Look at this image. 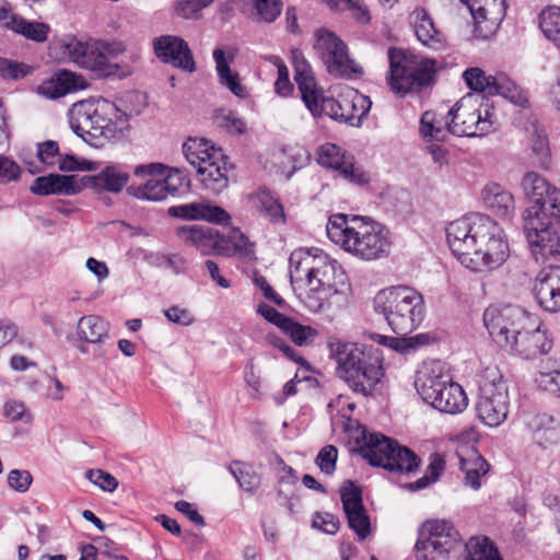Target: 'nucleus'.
<instances>
[{
  "label": "nucleus",
  "instance_id": "f257e3e1",
  "mask_svg": "<svg viewBox=\"0 0 560 560\" xmlns=\"http://www.w3.org/2000/svg\"><path fill=\"white\" fill-rule=\"evenodd\" d=\"M446 241L459 262L474 272L492 271L510 257L503 229L486 214L470 213L451 222Z\"/></svg>",
  "mask_w": 560,
  "mask_h": 560
},
{
  "label": "nucleus",
  "instance_id": "f03ea898",
  "mask_svg": "<svg viewBox=\"0 0 560 560\" xmlns=\"http://www.w3.org/2000/svg\"><path fill=\"white\" fill-rule=\"evenodd\" d=\"M446 241L459 262L474 272L492 271L510 257L503 229L486 214L470 213L451 222Z\"/></svg>",
  "mask_w": 560,
  "mask_h": 560
},
{
  "label": "nucleus",
  "instance_id": "7ed1b4c3",
  "mask_svg": "<svg viewBox=\"0 0 560 560\" xmlns=\"http://www.w3.org/2000/svg\"><path fill=\"white\" fill-rule=\"evenodd\" d=\"M483 323L498 346L524 359L546 354L552 347L546 330L517 306H490L483 313Z\"/></svg>",
  "mask_w": 560,
  "mask_h": 560
},
{
  "label": "nucleus",
  "instance_id": "20e7f679",
  "mask_svg": "<svg viewBox=\"0 0 560 560\" xmlns=\"http://www.w3.org/2000/svg\"><path fill=\"white\" fill-rule=\"evenodd\" d=\"M326 231L331 242L361 260L381 259L390 252L389 231L368 218L334 214L328 220Z\"/></svg>",
  "mask_w": 560,
  "mask_h": 560
},
{
  "label": "nucleus",
  "instance_id": "39448f33",
  "mask_svg": "<svg viewBox=\"0 0 560 560\" xmlns=\"http://www.w3.org/2000/svg\"><path fill=\"white\" fill-rule=\"evenodd\" d=\"M373 307L390 329L400 336L415 330L424 317L423 296L410 287L398 285L378 291Z\"/></svg>",
  "mask_w": 560,
  "mask_h": 560
},
{
  "label": "nucleus",
  "instance_id": "423d86ee",
  "mask_svg": "<svg viewBox=\"0 0 560 560\" xmlns=\"http://www.w3.org/2000/svg\"><path fill=\"white\" fill-rule=\"evenodd\" d=\"M440 361L424 363L418 371L415 386L421 398L441 412L456 415L468 405L463 387L443 373Z\"/></svg>",
  "mask_w": 560,
  "mask_h": 560
},
{
  "label": "nucleus",
  "instance_id": "0eeeda50",
  "mask_svg": "<svg viewBox=\"0 0 560 560\" xmlns=\"http://www.w3.org/2000/svg\"><path fill=\"white\" fill-rule=\"evenodd\" d=\"M387 84L399 95L418 92L434 81L438 62L401 48L388 49Z\"/></svg>",
  "mask_w": 560,
  "mask_h": 560
},
{
  "label": "nucleus",
  "instance_id": "6e6552de",
  "mask_svg": "<svg viewBox=\"0 0 560 560\" xmlns=\"http://www.w3.org/2000/svg\"><path fill=\"white\" fill-rule=\"evenodd\" d=\"M125 51L126 45L116 39L72 37L65 44V54L71 62L103 77H109L118 72L120 66L113 63L112 60Z\"/></svg>",
  "mask_w": 560,
  "mask_h": 560
},
{
  "label": "nucleus",
  "instance_id": "1a4fd4ad",
  "mask_svg": "<svg viewBox=\"0 0 560 560\" xmlns=\"http://www.w3.org/2000/svg\"><path fill=\"white\" fill-rule=\"evenodd\" d=\"M177 236L186 245L196 247L202 255L231 257L238 254L248 257L253 252L248 238L240 230H232L228 235H223L210 226L185 225L177 229Z\"/></svg>",
  "mask_w": 560,
  "mask_h": 560
},
{
  "label": "nucleus",
  "instance_id": "9d476101",
  "mask_svg": "<svg viewBox=\"0 0 560 560\" xmlns=\"http://www.w3.org/2000/svg\"><path fill=\"white\" fill-rule=\"evenodd\" d=\"M360 454L371 465L392 472H411L419 467V457L408 447L382 433H364Z\"/></svg>",
  "mask_w": 560,
  "mask_h": 560
},
{
  "label": "nucleus",
  "instance_id": "9b49d317",
  "mask_svg": "<svg viewBox=\"0 0 560 560\" xmlns=\"http://www.w3.org/2000/svg\"><path fill=\"white\" fill-rule=\"evenodd\" d=\"M483 96L467 94L448 110V129L458 137H481L494 129L493 113L486 106Z\"/></svg>",
  "mask_w": 560,
  "mask_h": 560
},
{
  "label": "nucleus",
  "instance_id": "f8f14e48",
  "mask_svg": "<svg viewBox=\"0 0 560 560\" xmlns=\"http://www.w3.org/2000/svg\"><path fill=\"white\" fill-rule=\"evenodd\" d=\"M478 417L489 427H499L508 417V386L498 368H487L479 380Z\"/></svg>",
  "mask_w": 560,
  "mask_h": 560
},
{
  "label": "nucleus",
  "instance_id": "ddd939ff",
  "mask_svg": "<svg viewBox=\"0 0 560 560\" xmlns=\"http://www.w3.org/2000/svg\"><path fill=\"white\" fill-rule=\"evenodd\" d=\"M462 539L455 527L446 521L425 522L416 544L419 560H445L451 553L459 552Z\"/></svg>",
  "mask_w": 560,
  "mask_h": 560
},
{
  "label": "nucleus",
  "instance_id": "4468645a",
  "mask_svg": "<svg viewBox=\"0 0 560 560\" xmlns=\"http://www.w3.org/2000/svg\"><path fill=\"white\" fill-rule=\"evenodd\" d=\"M523 220L528 247L537 262L560 255V236L557 231L560 223L550 219H539L537 210H525Z\"/></svg>",
  "mask_w": 560,
  "mask_h": 560
},
{
  "label": "nucleus",
  "instance_id": "2eb2a0df",
  "mask_svg": "<svg viewBox=\"0 0 560 560\" xmlns=\"http://www.w3.org/2000/svg\"><path fill=\"white\" fill-rule=\"evenodd\" d=\"M314 49L325 65L327 72L334 77L349 79L361 72V69L350 59L347 45L332 32L317 31Z\"/></svg>",
  "mask_w": 560,
  "mask_h": 560
},
{
  "label": "nucleus",
  "instance_id": "dca6fc26",
  "mask_svg": "<svg viewBox=\"0 0 560 560\" xmlns=\"http://www.w3.org/2000/svg\"><path fill=\"white\" fill-rule=\"evenodd\" d=\"M289 272L292 284H307L311 280L331 276L334 265L324 253L313 254L308 249L300 248L290 255Z\"/></svg>",
  "mask_w": 560,
  "mask_h": 560
},
{
  "label": "nucleus",
  "instance_id": "f3484780",
  "mask_svg": "<svg viewBox=\"0 0 560 560\" xmlns=\"http://www.w3.org/2000/svg\"><path fill=\"white\" fill-rule=\"evenodd\" d=\"M317 161L320 165L337 171L350 183H369V175L355 163L354 156L334 143H325L319 148Z\"/></svg>",
  "mask_w": 560,
  "mask_h": 560
},
{
  "label": "nucleus",
  "instance_id": "a211bd4d",
  "mask_svg": "<svg viewBox=\"0 0 560 560\" xmlns=\"http://www.w3.org/2000/svg\"><path fill=\"white\" fill-rule=\"evenodd\" d=\"M78 336L85 343L78 346V350L83 354H92L94 360L106 358L104 348L105 341L109 337V324L97 315L82 316L77 326Z\"/></svg>",
  "mask_w": 560,
  "mask_h": 560
},
{
  "label": "nucleus",
  "instance_id": "6ab92c4d",
  "mask_svg": "<svg viewBox=\"0 0 560 560\" xmlns=\"http://www.w3.org/2000/svg\"><path fill=\"white\" fill-rule=\"evenodd\" d=\"M166 166L162 163H149L137 165L133 170L135 176L145 179L142 185H130L127 194L142 200L161 201L167 198L162 175Z\"/></svg>",
  "mask_w": 560,
  "mask_h": 560
},
{
  "label": "nucleus",
  "instance_id": "aec40b11",
  "mask_svg": "<svg viewBox=\"0 0 560 560\" xmlns=\"http://www.w3.org/2000/svg\"><path fill=\"white\" fill-rule=\"evenodd\" d=\"M153 50L156 57L182 70L194 72L196 63L188 44L178 36L161 35L153 39Z\"/></svg>",
  "mask_w": 560,
  "mask_h": 560
},
{
  "label": "nucleus",
  "instance_id": "412c9836",
  "mask_svg": "<svg viewBox=\"0 0 560 560\" xmlns=\"http://www.w3.org/2000/svg\"><path fill=\"white\" fill-rule=\"evenodd\" d=\"M96 120L97 139L117 140L125 136L129 128V115L121 112L110 101L97 100Z\"/></svg>",
  "mask_w": 560,
  "mask_h": 560
},
{
  "label": "nucleus",
  "instance_id": "4be33fe9",
  "mask_svg": "<svg viewBox=\"0 0 560 560\" xmlns=\"http://www.w3.org/2000/svg\"><path fill=\"white\" fill-rule=\"evenodd\" d=\"M522 188L526 196V198L532 202V206L526 210H537V215L539 212L544 211L542 203V195L547 194L549 199L548 209H557L556 217L560 219V190L551 185L545 177L535 172L527 173L522 179Z\"/></svg>",
  "mask_w": 560,
  "mask_h": 560
},
{
  "label": "nucleus",
  "instance_id": "5701e85b",
  "mask_svg": "<svg viewBox=\"0 0 560 560\" xmlns=\"http://www.w3.org/2000/svg\"><path fill=\"white\" fill-rule=\"evenodd\" d=\"M294 80L298 84L299 91L306 107L311 113L316 115L318 113V102L320 101L322 90L317 88L315 77L313 74L310 63L304 56L299 51L292 52Z\"/></svg>",
  "mask_w": 560,
  "mask_h": 560
},
{
  "label": "nucleus",
  "instance_id": "b1692460",
  "mask_svg": "<svg viewBox=\"0 0 560 560\" xmlns=\"http://www.w3.org/2000/svg\"><path fill=\"white\" fill-rule=\"evenodd\" d=\"M257 313L289 336L296 346H304L308 339L317 336L316 329L295 322L266 303L258 305Z\"/></svg>",
  "mask_w": 560,
  "mask_h": 560
},
{
  "label": "nucleus",
  "instance_id": "393cba45",
  "mask_svg": "<svg viewBox=\"0 0 560 560\" xmlns=\"http://www.w3.org/2000/svg\"><path fill=\"white\" fill-rule=\"evenodd\" d=\"M330 357L338 364V373L346 382L353 373L372 357L366 354L358 345L341 340H329Z\"/></svg>",
  "mask_w": 560,
  "mask_h": 560
},
{
  "label": "nucleus",
  "instance_id": "a878e982",
  "mask_svg": "<svg viewBox=\"0 0 560 560\" xmlns=\"http://www.w3.org/2000/svg\"><path fill=\"white\" fill-rule=\"evenodd\" d=\"M534 294L544 310L560 311V267L538 273L534 284Z\"/></svg>",
  "mask_w": 560,
  "mask_h": 560
},
{
  "label": "nucleus",
  "instance_id": "bb28decb",
  "mask_svg": "<svg viewBox=\"0 0 560 560\" xmlns=\"http://www.w3.org/2000/svg\"><path fill=\"white\" fill-rule=\"evenodd\" d=\"M97 101H81L74 103L69 112V125L72 131L83 140L97 139V126L95 125Z\"/></svg>",
  "mask_w": 560,
  "mask_h": 560
},
{
  "label": "nucleus",
  "instance_id": "cd10ccee",
  "mask_svg": "<svg viewBox=\"0 0 560 560\" xmlns=\"http://www.w3.org/2000/svg\"><path fill=\"white\" fill-rule=\"evenodd\" d=\"M83 188L82 178L78 179L74 175L49 174L37 177L31 186V191L38 196H71L80 192Z\"/></svg>",
  "mask_w": 560,
  "mask_h": 560
},
{
  "label": "nucleus",
  "instance_id": "c85d7f7f",
  "mask_svg": "<svg viewBox=\"0 0 560 560\" xmlns=\"http://www.w3.org/2000/svg\"><path fill=\"white\" fill-rule=\"evenodd\" d=\"M88 86L85 79L74 72L61 70L37 86L38 94L56 100L69 93L84 90Z\"/></svg>",
  "mask_w": 560,
  "mask_h": 560
},
{
  "label": "nucleus",
  "instance_id": "c756f323",
  "mask_svg": "<svg viewBox=\"0 0 560 560\" xmlns=\"http://www.w3.org/2000/svg\"><path fill=\"white\" fill-rule=\"evenodd\" d=\"M212 56L220 84L229 89L236 97L246 98L248 95L246 88L240 82L238 73L233 72L230 68V63L235 59L236 49L233 47L217 48Z\"/></svg>",
  "mask_w": 560,
  "mask_h": 560
},
{
  "label": "nucleus",
  "instance_id": "7c9ffc66",
  "mask_svg": "<svg viewBox=\"0 0 560 560\" xmlns=\"http://www.w3.org/2000/svg\"><path fill=\"white\" fill-rule=\"evenodd\" d=\"M130 174L124 165L112 164L105 166L98 174L83 176L84 187H91L97 191L120 192L129 180Z\"/></svg>",
  "mask_w": 560,
  "mask_h": 560
},
{
  "label": "nucleus",
  "instance_id": "2f4dec72",
  "mask_svg": "<svg viewBox=\"0 0 560 560\" xmlns=\"http://www.w3.org/2000/svg\"><path fill=\"white\" fill-rule=\"evenodd\" d=\"M213 154L212 162L201 166L197 174L205 189L217 195L229 186L230 167L223 152H214Z\"/></svg>",
  "mask_w": 560,
  "mask_h": 560
},
{
  "label": "nucleus",
  "instance_id": "473e14b6",
  "mask_svg": "<svg viewBox=\"0 0 560 560\" xmlns=\"http://www.w3.org/2000/svg\"><path fill=\"white\" fill-rule=\"evenodd\" d=\"M383 375L381 361L373 357L353 373L352 380L348 377L346 383L353 392L366 397L372 395Z\"/></svg>",
  "mask_w": 560,
  "mask_h": 560
},
{
  "label": "nucleus",
  "instance_id": "72a5a7b5",
  "mask_svg": "<svg viewBox=\"0 0 560 560\" xmlns=\"http://www.w3.org/2000/svg\"><path fill=\"white\" fill-rule=\"evenodd\" d=\"M481 199L487 209L500 218H511L514 214L515 205L513 195L502 185L487 184L481 190Z\"/></svg>",
  "mask_w": 560,
  "mask_h": 560
},
{
  "label": "nucleus",
  "instance_id": "f704fd0d",
  "mask_svg": "<svg viewBox=\"0 0 560 560\" xmlns=\"http://www.w3.org/2000/svg\"><path fill=\"white\" fill-rule=\"evenodd\" d=\"M258 213L273 224H284L287 215L280 199L268 188L260 187L249 196Z\"/></svg>",
  "mask_w": 560,
  "mask_h": 560
},
{
  "label": "nucleus",
  "instance_id": "c9c22d12",
  "mask_svg": "<svg viewBox=\"0 0 560 560\" xmlns=\"http://www.w3.org/2000/svg\"><path fill=\"white\" fill-rule=\"evenodd\" d=\"M305 287V292L300 294L301 302L312 313L322 312L332 293L331 276L311 280Z\"/></svg>",
  "mask_w": 560,
  "mask_h": 560
},
{
  "label": "nucleus",
  "instance_id": "e433bc0d",
  "mask_svg": "<svg viewBox=\"0 0 560 560\" xmlns=\"http://www.w3.org/2000/svg\"><path fill=\"white\" fill-rule=\"evenodd\" d=\"M460 470L465 474L464 483L474 490L481 487V477L489 471V464L475 450H467L466 454L458 455Z\"/></svg>",
  "mask_w": 560,
  "mask_h": 560
},
{
  "label": "nucleus",
  "instance_id": "4c0bfd02",
  "mask_svg": "<svg viewBox=\"0 0 560 560\" xmlns=\"http://www.w3.org/2000/svg\"><path fill=\"white\" fill-rule=\"evenodd\" d=\"M415 34L422 45L439 49L443 46V37L434 27L433 21L423 9H416L411 14Z\"/></svg>",
  "mask_w": 560,
  "mask_h": 560
},
{
  "label": "nucleus",
  "instance_id": "58836bf2",
  "mask_svg": "<svg viewBox=\"0 0 560 560\" xmlns=\"http://www.w3.org/2000/svg\"><path fill=\"white\" fill-rule=\"evenodd\" d=\"M214 152H222V150L203 138H188L183 143V153L186 160L197 171L212 162Z\"/></svg>",
  "mask_w": 560,
  "mask_h": 560
},
{
  "label": "nucleus",
  "instance_id": "ea45409f",
  "mask_svg": "<svg viewBox=\"0 0 560 560\" xmlns=\"http://www.w3.org/2000/svg\"><path fill=\"white\" fill-rule=\"evenodd\" d=\"M4 27L36 43L46 42L50 32L48 24L37 21H27L15 13L10 15V20L4 23Z\"/></svg>",
  "mask_w": 560,
  "mask_h": 560
},
{
  "label": "nucleus",
  "instance_id": "a19ab883",
  "mask_svg": "<svg viewBox=\"0 0 560 560\" xmlns=\"http://www.w3.org/2000/svg\"><path fill=\"white\" fill-rule=\"evenodd\" d=\"M534 439L542 447L560 442V424L548 415H539L534 419Z\"/></svg>",
  "mask_w": 560,
  "mask_h": 560
},
{
  "label": "nucleus",
  "instance_id": "79ce46f5",
  "mask_svg": "<svg viewBox=\"0 0 560 560\" xmlns=\"http://www.w3.org/2000/svg\"><path fill=\"white\" fill-rule=\"evenodd\" d=\"M463 79L467 86L479 93L487 95H495L498 73L494 75H487L480 68H469L463 72Z\"/></svg>",
  "mask_w": 560,
  "mask_h": 560
},
{
  "label": "nucleus",
  "instance_id": "37998d69",
  "mask_svg": "<svg viewBox=\"0 0 560 560\" xmlns=\"http://www.w3.org/2000/svg\"><path fill=\"white\" fill-rule=\"evenodd\" d=\"M495 89L498 90L495 95L503 96L518 107L525 108L528 106L527 93L506 74L498 73Z\"/></svg>",
  "mask_w": 560,
  "mask_h": 560
},
{
  "label": "nucleus",
  "instance_id": "c03bdc74",
  "mask_svg": "<svg viewBox=\"0 0 560 560\" xmlns=\"http://www.w3.org/2000/svg\"><path fill=\"white\" fill-rule=\"evenodd\" d=\"M467 560H502L498 549L487 537H472L465 545Z\"/></svg>",
  "mask_w": 560,
  "mask_h": 560
},
{
  "label": "nucleus",
  "instance_id": "a18cd8bd",
  "mask_svg": "<svg viewBox=\"0 0 560 560\" xmlns=\"http://www.w3.org/2000/svg\"><path fill=\"white\" fill-rule=\"evenodd\" d=\"M448 124L450 120L442 121V119H438L435 113L425 112L420 120V133L423 138L443 141L447 133H451Z\"/></svg>",
  "mask_w": 560,
  "mask_h": 560
},
{
  "label": "nucleus",
  "instance_id": "49530a36",
  "mask_svg": "<svg viewBox=\"0 0 560 560\" xmlns=\"http://www.w3.org/2000/svg\"><path fill=\"white\" fill-rule=\"evenodd\" d=\"M539 27L544 35L560 48V8L550 7L540 13Z\"/></svg>",
  "mask_w": 560,
  "mask_h": 560
},
{
  "label": "nucleus",
  "instance_id": "de8ad7c7",
  "mask_svg": "<svg viewBox=\"0 0 560 560\" xmlns=\"http://www.w3.org/2000/svg\"><path fill=\"white\" fill-rule=\"evenodd\" d=\"M229 470L243 490L254 492L259 487V476L250 465L234 462L229 466Z\"/></svg>",
  "mask_w": 560,
  "mask_h": 560
},
{
  "label": "nucleus",
  "instance_id": "09e8293b",
  "mask_svg": "<svg viewBox=\"0 0 560 560\" xmlns=\"http://www.w3.org/2000/svg\"><path fill=\"white\" fill-rule=\"evenodd\" d=\"M465 3L474 20L476 22H480L481 20H486L489 13L504 12L505 11V1L504 0H460Z\"/></svg>",
  "mask_w": 560,
  "mask_h": 560
},
{
  "label": "nucleus",
  "instance_id": "8fccbe9b",
  "mask_svg": "<svg viewBox=\"0 0 560 560\" xmlns=\"http://www.w3.org/2000/svg\"><path fill=\"white\" fill-rule=\"evenodd\" d=\"M349 527L357 534L359 539H365L370 534V518L363 508L345 512Z\"/></svg>",
  "mask_w": 560,
  "mask_h": 560
},
{
  "label": "nucleus",
  "instance_id": "3c124183",
  "mask_svg": "<svg viewBox=\"0 0 560 560\" xmlns=\"http://www.w3.org/2000/svg\"><path fill=\"white\" fill-rule=\"evenodd\" d=\"M166 196H175L189 187V180L177 168H168L162 175Z\"/></svg>",
  "mask_w": 560,
  "mask_h": 560
},
{
  "label": "nucleus",
  "instance_id": "603ef678",
  "mask_svg": "<svg viewBox=\"0 0 560 560\" xmlns=\"http://www.w3.org/2000/svg\"><path fill=\"white\" fill-rule=\"evenodd\" d=\"M340 497L345 512L363 508L362 491L351 480L343 482L340 490Z\"/></svg>",
  "mask_w": 560,
  "mask_h": 560
},
{
  "label": "nucleus",
  "instance_id": "864d4df0",
  "mask_svg": "<svg viewBox=\"0 0 560 560\" xmlns=\"http://www.w3.org/2000/svg\"><path fill=\"white\" fill-rule=\"evenodd\" d=\"M326 2L331 9H339L341 3H345L347 9L352 11L353 18L362 24H366L370 22L371 16L369 10L365 5L362 4L361 0H323Z\"/></svg>",
  "mask_w": 560,
  "mask_h": 560
},
{
  "label": "nucleus",
  "instance_id": "5fc2aeb1",
  "mask_svg": "<svg viewBox=\"0 0 560 560\" xmlns=\"http://www.w3.org/2000/svg\"><path fill=\"white\" fill-rule=\"evenodd\" d=\"M58 167L61 172H75V171H94L96 170V163L79 159L73 154L61 155L58 159Z\"/></svg>",
  "mask_w": 560,
  "mask_h": 560
},
{
  "label": "nucleus",
  "instance_id": "6e6d98bb",
  "mask_svg": "<svg viewBox=\"0 0 560 560\" xmlns=\"http://www.w3.org/2000/svg\"><path fill=\"white\" fill-rule=\"evenodd\" d=\"M298 483L289 482L287 485L279 483L277 490V500L279 504L287 508L291 513L296 512L299 497L296 495Z\"/></svg>",
  "mask_w": 560,
  "mask_h": 560
},
{
  "label": "nucleus",
  "instance_id": "4d7b16f0",
  "mask_svg": "<svg viewBox=\"0 0 560 560\" xmlns=\"http://www.w3.org/2000/svg\"><path fill=\"white\" fill-rule=\"evenodd\" d=\"M337 457V447L334 445H326L319 451L315 462L322 472L331 475L336 470Z\"/></svg>",
  "mask_w": 560,
  "mask_h": 560
},
{
  "label": "nucleus",
  "instance_id": "13d9d810",
  "mask_svg": "<svg viewBox=\"0 0 560 560\" xmlns=\"http://www.w3.org/2000/svg\"><path fill=\"white\" fill-rule=\"evenodd\" d=\"M254 2L257 14L265 22H273L281 13L280 0H254Z\"/></svg>",
  "mask_w": 560,
  "mask_h": 560
},
{
  "label": "nucleus",
  "instance_id": "bf43d9fd",
  "mask_svg": "<svg viewBox=\"0 0 560 560\" xmlns=\"http://www.w3.org/2000/svg\"><path fill=\"white\" fill-rule=\"evenodd\" d=\"M31 72V67L5 58H0V77L5 79H21Z\"/></svg>",
  "mask_w": 560,
  "mask_h": 560
},
{
  "label": "nucleus",
  "instance_id": "052dcab7",
  "mask_svg": "<svg viewBox=\"0 0 560 560\" xmlns=\"http://www.w3.org/2000/svg\"><path fill=\"white\" fill-rule=\"evenodd\" d=\"M214 0H182L176 5V13L184 19H197L199 12Z\"/></svg>",
  "mask_w": 560,
  "mask_h": 560
},
{
  "label": "nucleus",
  "instance_id": "680f3d73",
  "mask_svg": "<svg viewBox=\"0 0 560 560\" xmlns=\"http://www.w3.org/2000/svg\"><path fill=\"white\" fill-rule=\"evenodd\" d=\"M85 476L92 483L96 485L104 491L113 492L118 487L117 479L104 470L90 469L86 471Z\"/></svg>",
  "mask_w": 560,
  "mask_h": 560
},
{
  "label": "nucleus",
  "instance_id": "e2e57ef3",
  "mask_svg": "<svg viewBox=\"0 0 560 560\" xmlns=\"http://www.w3.org/2000/svg\"><path fill=\"white\" fill-rule=\"evenodd\" d=\"M203 201L191 202L180 206L171 207L168 213L173 217L186 220H201Z\"/></svg>",
  "mask_w": 560,
  "mask_h": 560
},
{
  "label": "nucleus",
  "instance_id": "0e129e2a",
  "mask_svg": "<svg viewBox=\"0 0 560 560\" xmlns=\"http://www.w3.org/2000/svg\"><path fill=\"white\" fill-rule=\"evenodd\" d=\"M37 156L39 161L48 166L58 162L60 156L59 145L56 141L47 140L37 144Z\"/></svg>",
  "mask_w": 560,
  "mask_h": 560
},
{
  "label": "nucleus",
  "instance_id": "69168bd1",
  "mask_svg": "<svg viewBox=\"0 0 560 560\" xmlns=\"http://www.w3.org/2000/svg\"><path fill=\"white\" fill-rule=\"evenodd\" d=\"M33 481V477L28 470L13 469L8 475V485L16 492H26Z\"/></svg>",
  "mask_w": 560,
  "mask_h": 560
},
{
  "label": "nucleus",
  "instance_id": "338daca9",
  "mask_svg": "<svg viewBox=\"0 0 560 560\" xmlns=\"http://www.w3.org/2000/svg\"><path fill=\"white\" fill-rule=\"evenodd\" d=\"M201 220L215 224H229L231 215L222 207L203 201Z\"/></svg>",
  "mask_w": 560,
  "mask_h": 560
},
{
  "label": "nucleus",
  "instance_id": "774afa93",
  "mask_svg": "<svg viewBox=\"0 0 560 560\" xmlns=\"http://www.w3.org/2000/svg\"><path fill=\"white\" fill-rule=\"evenodd\" d=\"M4 415L11 421H22L24 423L32 421V415L27 411L25 405L16 400L8 401L4 405Z\"/></svg>",
  "mask_w": 560,
  "mask_h": 560
}]
</instances>
